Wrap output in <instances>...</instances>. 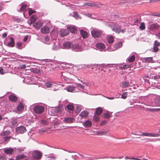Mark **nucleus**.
I'll return each mask as SVG.
<instances>
[{
  "label": "nucleus",
  "mask_w": 160,
  "mask_h": 160,
  "mask_svg": "<svg viewBox=\"0 0 160 160\" xmlns=\"http://www.w3.org/2000/svg\"><path fill=\"white\" fill-rule=\"evenodd\" d=\"M84 6H87L93 7H97L99 8H104V5L99 2H86L84 3Z\"/></svg>",
  "instance_id": "obj_1"
},
{
  "label": "nucleus",
  "mask_w": 160,
  "mask_h": 160,
  "mask_svg": "<svg viewBox=\"0 0 160 160\" xmlns=\"http://www.w3.org/2000/svg\"><path fill=\"white\" fill-rule=\"evenodd\" d=\"M102 33V32L101 30L95 29H92L91 31L92 35L95 38H100Z\"/></svg>",
  "instance_id": "obj_2"
},
{
  "label": "nucleus",
  "mask_w": 160,
  "mask_h": 160,
  "mask_svg": "<svg viewBox=\"0 0 160 160\" xmlns=\"http://www.w3.org/2000/svg\"><path fill=\"white\" fill-rule=\"evenodd\" d=\"M160 25L157 23L151 24L149 25L148 29L150 31L154 32L159 29Z\"/></svg>",
  "instance_id": "obj_3"
},
{
  "label": "nucleus",
  "mask_w": 160,
  "mask_h": 160,
  "mask_svg": "<svg viewBox=\"0 0 160 160\" xmlns=\"http://www.w3.org/2000/svg\"><path fill=\"white\" fill-rule=\"evenodd\" d=\"M109 25L112 26V30L116 33H119L121 32V27L115 22L112 23L111 24H109Z\"/></svg>",
  "instance_id": "obj_4"
},
{
  "label": "nucleus",
  "mask_w": 160,
  "mask_h": 160,
  "mask_svg": "<svg viewBox=\"0 0 160 160\" xmlns=\"http://www.w3.org/2000/svg\"><path fill=\"white\" fill-rule=\"evenodd\" d=\"M32 157L37 159H40L42 157V152L38 150H35L32 152Z\"/></svg>",
  "instance_id": "obj_5"
},
{
  "label": "nucleus",
  "mask_w": 160,
  "mask_h": 160,
  "mask_svg": "<svg viewBox=\"0 0 160 160\" xmlns=\"http://www.w3.org/2000/svg\"><path fill=\"white\" fill-rule=\"evenodd\" d=\"M33 110L36 113L40 114L43 112L44 107L39 105L36 106L34 107Z\"/></svg>",
  "instance_id": "obj_6"
},
{
  "label": "nucleus",
  "mask_w": 160,
  "mask_h": 160,
  "mask_svg": "<svg viewBox=\"0 0 160 160\" xmlns=\"http://www.w3.org/2000/svg\"><path fill=\"white\" fill-rule=\"evenodd\" d=\"M141 135L149 137H158L160 136L159 134L157 133H152L144 132H141Z\"/></svg>",
  "instance_id": "obj_7"
},
{
  "label": "nucleus",
  "mask_w": 160,
  "mask_h": 160,
  "mask_svg": "<svg viewBox=\"0 0 160 160\" xmlns=\"http://www.w3.org/2000/svg\"><path fill=\"white\" fill-rule=\"evenodd\" d=\"M16 131L18 133L22 134L26 131V129L25 127L23 126H21L17 128Z\"/></svg>",
  "instance_id": "obj_8"
},
{
  "label": "nucleus",
  "mask_w": 160,
  "mask_h": 160,
  "mask_svg": "<svg viewBox=\"0 0 160 160\" xmlns=\"http://www.w3.org/2000/svg\"><path fill=\"white\" fill-rule=\"evenodd\" d=\"M58 33L62 37H63L68 35L69 32L66 29H62L59 31Z\"/></svg>",
  "instance_id": "obj_9"
},
{
  "label": "nucleus",
  "mask_w": 160,
  "mask_h": 160,
  "mask_svg": "<svg viewBox=\"0 0 160 160\" xmlns=\"http://www.w3.org/2000/svg\"><path fill=\"white\" fill-rule=\"evenodd\" d=\"M63 46L64 49H68L72 48L73 45L70 42H64Z\"/></svg>",
  "instance_id": "obj_10"
},
{
  "label": "nucleus",
  "mask_w": 160,
  "mask_h": 160,
  "mask_svg": "<svg viewBox=\"0 0 160 160\" xmlns=\"http://www.w3.org/2000/svg\"><path fill=\"white\" fill-rule=\"evenodd\" d=\"M50 29L49 27L46 25L44 26L41 30V31L42 33L47 34L49 33Z\"/></svg>",
  "instance_id": "obj_11"
},
{
  "label": "nucleus",
  "mask_w": 160,
  "mask_h": 160,
  "mask_svg": "<svg viewBox=\"0 0 160 160\" xmlns=\"http://www.w3.org/2000/svg\"><path fill=\"white\" fill-rule=\"evenodd\" d=\"M75 119L73 118L66 117L64 119L63 122L65 123H72L74 122Z\"/></svg>",
  "instance_id": "obj_12"
},
{
  "label": "nucleus",
  "mask_w": 160,
  "mask_h": 160,
  "mask_svg": "<svg viewBox=\"0 0 160 160\" xmlns=\"http://www.w3.org/2000/svg\"><path fill=\"white\" fill-rule=\"evenodd\" d=\"M9 40L7 43L8 46L9 47H13L15 46L14 40L12 37H10Z\"/></svg>",
  "instance_id": "obj_13"
},
{
  "label": "nucleus",
  "mask_w": 160,
  "mask_h": 160,
  "mask_svg": "<svg viewBox=\"0 0 160 160\" xmlns=\"http://www.w3.org/2000/svg\"><path fill=\"white\" fill-rule=\"evenodd\" d=\"M42 23L40 22H37L33 23V26L36 29H38L42 26Z\"/></svg>",
  "instance_id": "obj_14"
},
{
  "label": "nucleus",
  "mask_w": 160,
  "mask_h": 160,
  "mask_svg": "<svg viewBox=\"0 0 160 160\" xmlns=\"http://www.w3.org/2000/svg\"><path fill=\"white\" fill-rule=\"evenodd\" d=\"M122 46V43L121 42H118L114 45L113 46V49L112 50L114 51L117 49L121 48Z\"/></svg>",
  "instance_id": "obj_15"
},
{
  "label": "nucleus",
  "mask_w": 160,
  "mask_h": 160,
  "mask_svg": "<svg viewBox=\"0 0 160 160\" xmlns=\"http://www.w3.org/2000/svg\"><path fill=\"white\" fill-rule=\"evenodd\" d=\"M67 29L72 33H75L77 32V29L74 26H69L67 27Z\"/></svg>",
  "instance_id": "obj_16"
},
{
  "label": "nucleus",
  "mask_w": 160,
  "mask_h": 160,
  "mask_svg": "<svg viewBox=\"0 0 160 160\" xmlns=\"http://www.w3.org/2000/svg\"><path fill=\"white\" fill-rule=\"evenodd\" d=\"M80 33L81 35L83 38H86L88 37V34L86 32L83 30H81Z\"/></svg>",
  "instance_id": "obj_17"
},
{
  "label": "nucleus",
  "mask_w": 160,
  "mask_h": 160,
  "mask_svg": "<svg viewBox=\"0 0 160 160\" xmlns=\"http://www.w3.org/2000/svg\"><path fill=\"white\" fill-rule=\"evenodd\" d=\"M88 115V112L86 111H83L81 112L79 116H81V118H86Z\"/></svg>",
  "instance_id": "obj_18"
},
{
  "label": "nucleus",
  "mask_w": 160,
  "mask_h": 160,
  "mask_svg": "<svg viewBox=\"0 0 160 160\" xmlns=\"http://www.w3.org/2000/svg\"><path fill=\"white\" fill-rule=\"evenodd\" d=\"M103 109L101 107H98L96 109V111L94 113L95 114L97 115H100L103 112Z\"/></svg>",
  "instance_id": "obj_19"
},
{
  "label": "nucleus",
  "mask_w": 160,
  "mask_h": 160,
  "mask_svg": "<svg viewBox=\"0 0 160 160\" xmlns=\"http://www.w3.org/2000/svg\"><path fill=\"white\" fill-rule=\"evenodd\" d=\"M65 108L68 112H69V111H73L74 109L73 106L72 104L68 105L65 107Z\"/></svg>",
  "instance_id": "obj_20"
},
{
  "label": "nucleus",
  "mask_w": 160,
  "mask_h": 160,
  "mask_svg": "<svg viewBox=\"0 0 160 160\" xmlns=\"http://www.w3.org/2000/svg\"><path fill=\"white\" fill-rule=\"evenodd\" d=\"M96 47L100 49H103L105 48L104 44L102 43H99L96 45Z\"/></svg>",
  "instance_id": "obj_21"
},
{
  "label": "nucleus",
  "mask_w": 160,
  "mask_h": 160,
  "mask_svg": "<svg viewBox=\"0 0 160 160\" xmlns=\"http://www.w3.org/2000/svg\"><path fill=\"white\" fill-rule=\"evenodd\" d=\"M4 152L7 154H12L14 152V150L12 148H7L4 150Z\"/></svg>",
  "instance_id": "obj_22"
},
{
  "label": "nucleus",
  "mask_w": 160,
  "mask_h": 160,
  "mask_svg": "<svg viewBox=\"0 0 160 160\" xmlns=\"http://www.w3.org/2000/svg\"><path fill=\"white\" fill-rule=\"evenodd\" d=\"M155 106H160V96H157L155 100Z\"/></svg>",
  "instance_id": "obj_23"
},
{
  "label": "nucleus",
  "mask_w": 160,
  "mask_h": 160,
  "mask_svg": "<svg viewBox=\"0 0 160 160\" xmlns=\"http://www.w3.org/2000/svg\"><path fill=\"white\" fill-rule=\"evenodd\" d=\"M9 99L11 101L13 102H15L18 99L17 97L15 95H11L9 97Z\"/></svg>",
  "instance_id": "obj_24"
},
{
  "label": "nucleus",
  "mask_w": 160,
  "mask_h": 160,
  "mask_svg": "<svg viewBox=\"0 0 160 160\" xmlns=\"http://www.w3.org/2000/svg\"><path fill=\"white\" fill-rule=\"evenodd\" d=\"M143 59L144 60L145 62H147L148 63L153 62V60L152 57L144 58H143Z\"/></svg>",
  "instance_id": "obj_25"
},
{
  "label": "nucleus",
  "mask_w": 160,
  "mask_h": 160,
  "mask_svg": "<svg viewBox=\"0 0 160 160\" xmlns=\"http://www.w3.org/2000/svg\"><path fill=\"white\" fill-rule=\"evenodd\" d=\"M107 41L109 43H112L113 42L114 38L112 36H108L107 37Z\"/></svg>",
  "instance_id": "obj_26"
},
{
  "label": "nucleus",
  "mask_w": 160,
  "mask_h": 160,
  "mask_svg": "<svg viewBox=\"0 0 160 160\" xmlns=\"http://www.w3.org/2000/svg\"><path fill=\"white\" fill-rule=\"evenodd\" d=\"M24 108V106L23 104L20 103L17 108V109L18 111H22L23 110Z\"/></svg>",
  "instance_id": "obj_27"
},
{
  "label": "nucleus",
  "mask_w": 160,
  "mask_h": 160,
  "mask_svg": "<svg viewBox=\"0 0 160 160\" xmlns=\"http://www.w3.org/2000/svg\"><path fill=\"white\" fill-rule=\"evenodd\" d=\"M37 20V17L36 15H32L30 18V23L31 24L34 23Z\"/></svg>",
  "instance_id": "obj_28"
},
{
  "label": "nucleus",
  "mask_w": 160,
  "mask_h": 160,
  "mask_svg": "<svg viewBox=\"0 0 160 160\" xmlns=\"http://www.w3.org/2000/svg\"><path fill=\"white\" fill-rule=\"evenodd\" d=\"M122 87H126L129 86V84L128 82H127L125 81H123L121 82Z\"/></svg>",
  "instance_id": "obj_29"
},
{
  "label": "nucleus",
  "mask_w": 160,
  "mask_h": 160,
  "mask_svg": "<svg viewBox=\"0 0 160 160\" xmlns=\"http://www.w3.org/2000/svg\"><path fill=\"white\" fill-rule=\"evenodd\" d=\"M72 48L74 49H78V51H80L82 50V47L77 44H75L74 46L73 45Z\"/></svg>",
  "instance_id": "obj_30"
},
{
  "label": "nucleus",
  "mask_w": 160,
  "mask_h": 160,
  "mask_svg": "<svg viewBox=\"0 0 160 160\" xmlns=\"http://www.w3.org/2000/svg\"><path fill=\"white\" fill-rule=\"evenodd\" d=\"M147 110L148 111L152 112H157L160 111V108H148Z\"/></svg>",
  "instance_id": "obj_31"
},
{
  "label": "nucleus",
  "mask_w": 160,
  "mask_h": 160,
  "mask_svg": "<svg viewBox=\"0 0 160 160\" xmlns=\"http://www.w3.org/2000/svg\"><path fill=\"white\" fill-rule=\"evenodd\" d=\"M85 125L86 127H90L92 126V123L89 121H86L84 122Z\"/></svg>",
  "instance_id": "obj_32"
},
{
  "label": "nucleus",
  "mask_w": 160,
  "mask_h": 160,
  "mask_svg": "<svg viewBox=\"0 0 160 160\" xmlns=\"http://www.w3.org/2000/svg\"><path fill=\"white\" fill-rule=\"evenodd\" d=\"M26 157V156L24 154H22L17 156L16 157V159L17 160H20Z\"/></svg>",
  "instance_id": "obj_33"
},
{
  "label": "nucleus",
  "mask_w": 160,
  "mask_h": 160,
  "mask_svg": "<svg viewBox=\"0 0 160 160\" xmlns=\"http://www.w3.org/2000/svg\"><path fill=\"white\" fill-rule=\"evenodd\" d=\"M135 59V56L134 55L132 56L128 59V61L130 62H134Z\"/></svg>",
  "instance_id": "obj_34"
},
{
  "label": "nucleus",
  "mask_w": 160,
  "mask_h": 160,
  "mask_svg": "<svg viewBox=\"0 0 160 160\" xmlns=\"http://www.w3.org/2000/svg\"><path fill=\"white\" fill-rule=\"evenodd\" d=\"M139 28L140 29L142 30H144L145 29V26L144 22H142L140 23Z\"/></svg>",
  "instance_id": "obj_35"
},
{
  "label": "nucleus",
  "mask_w": 160,
  "mask_h": 160,
  "mask_svg": "<svg viewBox=\"0 0 160 160\" xmlns=\"http://www.w3.org/2000/svg\"><path fill=\"white\" fill-rule=\"evenodd\" d=\"M75 88V87H70L67 88V90L68 92H72L74 91Z\"/></svg>",
  "instance_id": "obj_36"
},
{
  "label": "nucleus",
  "mask_w": 160,
  "mask_h": 160,
  "mask_svg": "<svg viewBox=\"0 0 160 160\" xmlns=\"http://www.w3.org/2000/svg\"><path fill=\"white\" fill-rule=\"evenodd\" d=\"M27 7V5L25 4H23L21 7L20 11H22L25 10Z\"/></svg>",
  "instance_id": "obj_37"
},
{
  "label": "nucleus",
  "mask_w": 160,
  "mask_h": 160,
  "mask_svg": "<svg viewBox=\"0 0 160 160\" xmlns=\"http://www.w3.org/2000/svg\"><path fill=\"white\" fill-rule=\"evenodd\" d=\"M130 67L129 65L125 64L124 65L123 67H120L119 68L121 69H124L127 68H128Z\"/></svg>",
  "instance_id": "obj_38"
},
{
  "label": "nucleus",
  "mask_w": 160,
  "mask_h": 160,
  "mask_svg": "<svg viewBox=\"0 0 160 160\" xmlns=\"http://www.w3.org/2000/svg\"><path fill=\"white\" fill-rule=\"evenodd\" d=\"M103 117L104 118H110V115L108 113H106L103 114Z\"/></svg>",
  "instance_id": "obj_39"
},
{
  "label": "nucleus",
  "mask_w": 160,
  "mask_h": 160,
  "mask_svg": "<svg viewBox=\"0 0 160 160\" xmlns=\"http://www.w3.org/2000/svg\"><path fill=\"white\" fill-rule=\"evenodd\" d=\"M128 95L127 92H124L121 95V98L123 99H125L126 98Z\"/></svg>",
  "instance_id": "obj_40"
},
{
  "label": "nucleus",
  "mask_w": 160,
  "mask_h": 160,
  "mask_svg": "<svg viewBox=\"0 0 160 160\" xmlns=\"http://www.w3.org/2000/svg\"><path fill=\"white\" fill-rule=\"evenodd\" d=\"M93 120L95 121V122H98L100 120L99 118V117L98 116H96V114L94 115V116H93Z\"/></svg>",
  "instance_id": "obj_41"
},
{
  "label": "nucleus",
  "mask_w": 160,
  "mask_h": 160,
  "mask_svg": "<svg viewBox=\"0 0 160 160\" xmlns=\"http://www.w3.org/2000/svg\"><path fill=\"white\" fill-rule=\"evenodd\" d=\"M0 160H7V157L6 155L3 154L0 156Z\"/></svg>",
  "instance_id": "obj_42"
},
{
  "label": "nucleus",
  "mask_w": 160,
  "mask_h": 160,
  "mask_svg": "<svg viewBox=\"0 0 160 160\" xmlns=\"http://www.w3.org/2000/svg\"><path fill=\"white\" fill-rule=\"evenodd\" d=\"M36 12V11L33 10L31 8H30L29 9V10L28 11V13L29 15H31L33 13H34Z\"/></svg>",
  "instance_id": "obj_43"
},
{
  "label": "nucleus",
  "mask_w": 160,
  "mask_h": 160,
  "mask_svg": "<svg viewBox=\"0 0 160 160\" xmlns=\"http://www.w3.org/2000/svg\"><path fill=\"white\" fill-rule=\"evenodd\" d=\"M154 45L155 46H159L160 45V43L157 40H155L154 42Z\"/></svg>",
  "instance_id": "obj_44"
},
{
  "label": "nucleus",
  "mask_w": 160,
  "mask_h": 160,
  "mask_svg": "<svg viewBox=\"0 0 160 160\" xmlns=\"http://www.w3.org/2000/svg\"><path fill=\"white\" fill-rule=\"evenodd\" d=\"M73 17L76 19H78L79 18V16L78 15V13L77 12H75L74 13Z\"/></svg>",
  "instance_id": "obj_45"
},
{
  "label": "nucleus",
  "mask_w": 160,
  "mask_h": 160,
  "mask_svg": "<svg viewBox=\"0 0 160 160\" xmlns=\"http://www.w3.org/2000/svg\"><path fill=\"white\" fill-rule=\"evenodd\" d=\"M32 72L34 73H38L40 71V70L37 69H34L32 70Z\"/></svg>",
  "instance_id": "obj_46"
},
{
  "label": "nucleus",
  "mask_w": 160,
  "mask_h": 160,
  "mask_svg": "<svg viewBox=\"0 0 160 160\" xmlns=\"http://www.w3.org/2000/svg\"><path fill=\"white\" fill-rule=\"evenodd\" d=\"M49 40L50 38L49 36H46L44 37V40L46 42L48 41Z\"/></svg>",
  "instance_id": "obj_47"
},
{
  "label": "nucleus",
  "mask_w": 160,
  "mask_h": 160,
  "mask_svg": "<svg viewBox=\"0 0 160 160\" xmlns=\"http://www.w3.org/2000/svg\"><path fill=\"white\" fill-rule=\"evenodd\" d=\"M52 84L50 82H47L46 83V85L47 86V87L48 88H50L52 87Z\"/></svg>",
  "instance_id": "obj_48"
},
{
  "label": "nucleus",
  "mask_w": 160,
  "mask_h": 160,
  "mask_svg": "<svg viewBox=\"0 0 160 160\" xmlns=\"http://www.w3.org/2000/svg\"><path fill=\"white\" fill-rule=\"evenodd\" d=\"M157 47H158L154 46L153 47V49L154 52H157L158 50V48Z\"/></svg>",
  "instance_id": "obj_49"
},
{
  "label": "nucleus",
  "mask_w": 160,
  "mask_h": 160,
  "mask_svg": "<svg viewBox=\"0 0 160 160\" xmlns=\"http://www.w3.org/2000/svg\"><path fill=\"white\" fill-rule=\"evenodd\" d=\"M26 67V65L25 64L21 65L19 66V68L21 69H24Z\"/></svg>",
  "instance_id": "obj_50"
},
{
  "label": "nucleus",
  "mask_w": 160,
  "mask_h": 160,
  "mask_svg": "<svg viewBox=\"0 0 160 160\" xmlns=\"http://www.w3.org/2000/svg\"><path fill=\"white\" fill-rule=\"evenodd\" d=\"M10 138H11L10 137H5L4 138V141H6V142L8 141L9 140Z\"/></svg>",
  "instance_id": "obj_51"
},
{
  "label": "nucleus",
  "mask_w": 160,
  "mask_h": 160,
  "mask_svg": "<svg viewBox=\"0 0 160 160\" xmlns=\"http://www.w3.org/2000/svg\"><path fill=\"white\" fill-rule=\"evenodd\" d=\"M77 86L80 88H81L82 89H84V87L81 84H79V83H78V84H77Z\"/></svg>",
  "instance_id": "obj_52"
},
{
  "label": "nucleus",
  "mask_w": 160,
  "mask_h": 160,
  "mask_svg": "<svg viewBox=\"0 0 160 160\" xmlns=\"http://www.w3.org/2000/svg\"><path fill=\"white\" fill-rule=\"evenodd\" d=\"M107 123V121H106L104 120L102 121L100 123L101 126H102L104 124H105Z\"/></svg>",
  "instance_id": "obj_53"
},
{
  "label": "nucleus",
  "mask_w": 160,
  "mask_h": 160,
  "mask_svg": "<svg viewBox=\"0 0 160 160\" xmlns=\"http://www.w3.org/2000/svg\"><path fill=\"white\" fill-rule=\"evenodd\" d=\"M0 72L2 74H3L5 73V72L3 68H1L0 69Z\"/></svg>",
  "instance_id": "obj_54"
},
{
  "label": "nucleus",
  "mask_w": 160,
  "mask_h": 160,
  "mask_svg": "<svg viewBox=\"0 0 160 160\" xmlns=\"http://www.w3.org/2000/svg\"><path fill=\"white\" fill-rule=\"evenodd\" d=\"M18 150L19 152H21L22 151H24V148H19L18 149Z\"/></svg>",
  "instance_id": "obj_55"
},
{
  "label": "nucleus",
  "mask_w": 160,
  "mask_h": 160,
  "mask_svg": "<svg viewBox=\"0 0 160 160\" xmlns=\"http://www.w3.org/2000/svg\"><path fill=\"white\" fill-rule=\"evenodd\" d=\"M77 111V112H80L81 111V109L79 107H76Z\"/></svg>",
  "instance_id": "obj_56"
},
{
  "label": "nucleus",
  "mask_w": 160,
  "mask_h": 160,
  "mask_svg": "<svg viewBox=\"0 0 160 160\" xmlns=\"http://www.w3.org/2000/svg\"><path fill=\"white\" fill-rule=\"evenodd\" d=\"M7 36V34L6 33H4L2 34V36L3 38H5Z\"/></svg>",
  "instance_id": "obj_57"
},
{
  "label": "nucleus",
  "mask_w": 160,
  "mask_h": 160,
  "mask_svg": "<svg viewBox=\"0 0 160 160\" xmlns=\"http://www.w3.org/2000/svg\"><path fill=\"white\" fill-rule=\"evenodd\" d=\"M28 39V38L27 36H25L24 38V39H23V41L24 42H25Z\"/></svg>",
  "instance_id": "obj_58"
},
{
  "label": "nucleus",
  "mask_w": 160,
  "mask_h": 160,
  "mask_svg": "<svg viewBox=\"0 0 160 160\" xmlns=\"http://www.w3.org/2000/svg\"><path fill=\"white\" fill-rule=\"evenodd\" d=\"M17 45L19 47H20L22 46V43L21 42H18L17 44Z\"/></svg>",
  "instance_id": "obj_59"
},
{
  "label": "nucleus",
  "mask_w": 160,
  "mask_h": 160,
  "mask_svg": "<svg viewBox=\"0 0 160 160\" xmlns=\"http://www.w3.org/2000/svg\"><path fill=\"white\" fill-rule=\"evenodd\" d=\"M107 98L108 99H109L112 100V99H113L114 98V97H111V98H110V97H107Z\"/></svg>",
  "instance_id": "obj_60"
},
{
  "label": "nucleus",
  "mask_w": 160,
  "mask_h": 160,
  "mask_svg": "<svg viewBox=\"0 0 160 160\" xmlns=\"http://www.w3.org/2000/svg\"><path fill=\"white\" fill-rule=\"evenodd\" d=\"M155 16L160 17V13H157L154 15Z\"/></svg>",
  "instance_id": "obj_61"
},
{
  "label": "nucleus",
  "mask_w": 160,
  "mask_h": 160,
  "mask_svg": "<svg viewBox=\"0 0 160 160\" xmlns=\"http://www.w3.org/2000/svg\"><path fill=\"white\" fill-rule=\"evenodd\" d=\"M132 159H133V160H141V159H139L135 158H134L133 157H132Z\"/></svg>",
  "instance_id": "obj_62"
},
{
  "label": "nucleus",
  "mask_w": 160,
  "mask_h": 160,
  "mask_svg": "<svg viewBox=\"0 0 160 160\" xmlns=\"http://www.w3.org/2000/svg\"><path fill=\"white\" fill-rule=\"evenodd\" d=\"M106 133V132H100V133L102 134H105Z\"/></svg>",
  "instance_id": "obj_63"
},
{
  "label": "nucleus",
  "mask_w": 160,
  "mask_h": 160,
  "mask_svg": "<svg viewBox=\"0 0 160 160\" xmlns=\"http://www.w3.org/2000/svg\"><path fill=\"white\" fill-rule=\"evenodd\" d=\"M125 29H123V30H121V32L122 33H124V32H125Z\"/></svg>",
  "instance_id": "obj_64"
}]
</instances>
